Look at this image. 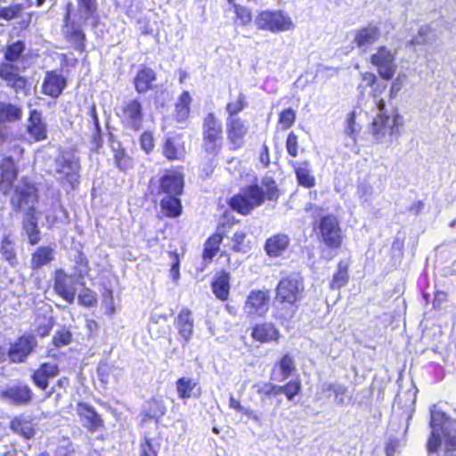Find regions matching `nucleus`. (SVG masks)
Masks as SVG:
<instances>
[{
  "label": "nucleus",
  "mask_w": 456,
  "mask_h": 456,
  "mask_svg": "<svg viewBox=\"0 0 456 456\" xmlns=\"http://www.w3.org/2000/svg\"><path fill=\"white\" fill-rule=\"evenodd\" d=\"M19 167L11 156L3 158L0 162V193L10 196L9 202L15 213L24 212L22 230L30 245L37 244L41 240L38 228L39 191L35 182L23 176L19 185L16 184Z\"/></svg>",
  "instance_id": "obj_1"
},
{
  "label": "nucleus",
  "mask_w": 456,
  "mask_h": 456,
  "mask_svg": "<svg viewBox=\"0 0 456 456\" xmlns=\"http://www.w3.org/2000/svg\"><path fill=\"white\" fill-rule=\"evenodd\" d=\"M281 191L272 176H265L261 183L256 181L244 185L240 191L228 199V207L239 215L249 216L256 208L265 201L276 202Z\"/></svg>",
  "instance_id": "obj_2"
},
{
  "label": "nucleus",
  "mask_w": 456,
  "mask_h": 456,
  "mask_svg": "<svg viewBox=\"0 0 456 456\" xmlns=\"http://www.w3.org/2000/svg\"><path fill=\"white\" fill-rule=\"evenodd\" d=\"M184 174L181 168L167 170L159 178L155 194L161 196L159 206L161 217L175 219L183 212L181 196L184 191Z\"/></svg>",
  "instance_id": "obj_3"
},
{
  "label": "nucleus",
  "mask_w": 456,
  "mask_h": 456,
  "mask_svg": "<svg viewBox=\"0 0 456 456\" xmlns=\"http://www.w3.org/2000/svg\"><path fill=\"white\" fill-rule=\"evenodd\" d=\"M307 212L313 211L318 218L312 223V231L318 242L330 250H338L342 248L345 233L339 218L333 214L321 215L323 208L309 203L305 207Z\"/></svg>",
  "instance_id": "obj_4"
},
{
  "label": "nucleus",
  "mask_w": 456,
  "mask_h": 456,
  "mask_svg": "<svg viewBox=\"0 0 456 456\" xmlns=\"http://www.w3.org/2000/svg\"><path fill=\"white\" fill-rule=\"evenodd\" d=\"M304 290L303 279L296 275H287L279 281L275 287V301L281 305V318L289 319L295 315Z\"/></svg>",
  "instance_id": "obj_5"
},
{
  "label": "nucleus",
  "mask_w": 456,
  "mask_h": 456,
  "mask_svg": "<svg viewBox=\"0 0 456 456\" xmlns=\"http://www.w3.org/2000/svg\"><path fill=\"white\" fill-rule=\"evenodd\" d=\"M26 50V44L17 40L6 45L4 49V61L0 64V78L15 91L24 90L28 86L25 77L19 74V67L15 62L22 60Z\"/></svg>",
  "instance_id": "obj_6"
},
{
  "label": "nucleus",
  "mask_w": 456,
  "mask_h": 456,
  "mask_svg": "<svg viewBox=\"0 0 456 456\" xmlns=\"http://www.w3.org/2000/svg\"><path fill=\"white\" fill-rule=\"evenodd\" d=\"M258 30L279 34L294 28L291 17L282 10L267 9L259 11L255 18Z\"/></svg>",
  "instance_id": "obj_7"
},
{
  "label": "nucleus",
  "mask_w": 456,
  "mask_h": 456,
  "mask_svg": "<svg viewBox=\"0 0 456 456\" xmlns=\"http://www.w3.org/2000/svg\"><path fill=\"white\" fill-rule=\"evenodd\" d=\"M117 116L125 129L133 132L142 130L145 120L142 102L139 98L125 101L118 109Z\"/></svg>",
  "instance_id": "obj_8"
},
{
  "label": "nucleus",
  "mask_w": 456,
  "mask_h": 456,
  "mask_svg": "<svg viewBox=\"0 0 456 456\" xmlns=\"http://www.w3.org/2000/svg\"><path fill=\"white\" fill-rule=\"evenodd\" d=\"M390 117L387 113H378L370 125V134L377 142H381L387 134L398 135L400 127L403 125V118L395 112L392 116V124L388 126Z\"/></svg>",
  "instance_id": "obj_9"
},
{
  "label": "nucleus",
  "mask_w": 456,
  "mask_h": 456,
  "mask_svg": "<svg viewBox=\"0 0 456 456\" xmlns=\"http://www.w3.org/2000/svg\"><path fill=\"white\" fill-rule=\"evenodd\" d=\"M80 160L77 157H62L56 160L55 171L60 184L71 190L77 189L80 183Z\"/></svg>",
  "instance_id": "obj_10"
},
{
  "label": "nucleus",
  "mask_w": 456,
  "mask_h": 456,
  "mask_svg": "<svg viewBox=\"0 0 456 456\" xmlns=\"http://www.w3.org/2000/svg\"><path fill=\"white\" fill-rule=\"evenodd\" d=\"M239 223L240 220L235 217H232L226 222H222L217 225V230L207 238L203 244L201 253V258L206 265L212 263L214 258L220 252L226 228H231Z\"/></svg>",
  "instance_id": "obj_11"
},
{
  "label": "nucleus",
  "mask_w": 456,
  "mask_h": 456,
  "mask_svg": "<svg viewBox=\"0 0 456 456\" xmlns=\"http://www.w3.org/2000/svg\"><path fill=\"white\" fill-rule=\"evenodd\" d=\"M270 301L268 289H252L245 299L243 310L250 319L262 318L269 312Z\"/></svg>",
  "instance_id": "obj_12"
},
{
  "label": "nucleus",
  "mask_w": 456,
  "mask_h": 456,
  "mask_svg": "<svg viewBox=\"0 0 456 456\" xmlns=\"http://www.w3.org/2000/svg\"><path fill=\"white\" fill-rule=\"evenodd\" d=\"M249 126L248 121L241 118L225 119L226 140L231 151L241 149L247 141Z\"/></svg>",
  "instance_id": "obj_13"
},
{
  "label": "nucleus",
  "mask_w": 456,
  "mask_h": 456,
  "mask_svg": "<svg viewBox=\"0 0 456 456\" xmlns=\"http://www.w3.org/2000/svg\"><path fill=\"white\" fill-rule=\"evenodd\" d=\"M370 62L377 68L379 77L391 80L397 69L395 55L386 46L381 45L370 57Z\"/></svg>",
  "instance_id": "obj_14"
},
{
  "label": "nucleus",
  "mask_w": 456,
  "mask_h": 456,
  "mask_svg": "<svg viewBox=\"0 0 456 456\" xmlns=\"http://www.w3.org/2000/svg\"><path fill=\"white\" fill-rule=\"evenodd\" d=\"M448 420L446 414L440 411H432L430 428L432 431L427 442V450L429 453H436L442 444V436L450 435L444 430V426Z\"/></svg>",
  "instance_id": "obj_15"
},
{
  "label": "nucleus",
  "mask_w": 456,
  "mask_h": 456,
  "mask_svg": "<svg viewBox=\"0 0 456 456\" xmlns=\"http://www.w3.org/2000/svg\"><path fill=\"white\" fill-rule=\"evenodd\" d=\"M0 396L8 403L15 406L29 405L35 397L32 388L28 384H16L1 391Z\"/></svg>",
  "instance_id": "obj_16"
},
{
  "label": "nucleus",
  "mask_w": 456,
  "mask_h": 456,
  "mask_svg": "<svg viewBox=\"0 0 456 456\" xmlns=\"http://www.w3.org/2000/svg\"><path fill=\"white\" fill-rule=\"evenodd\" d=\"M53 290L57 296L71 305L77 296V289L71 280V275L62 269H57L53 277Z\"/></svg>",
  "instance_id": "obj_17"
},
{
  "label": "nucleus",
  "mask_w": 456,
  "mask_h": 456,
  "mask_svg": "<svg viewBox=\"0 0 456 456\" xmlns=\"http://www.w3.org/2000/svg\"><path fill=\"white\" fill-rule=\"evenodd\" d=\"M67 86V78L58 70H48L41 85V93L50 98L57 99L62 94Z\"/></svg>",
  "instance_id": "obj_18"
},
{
  "label": "nucleus",
  "mask_w": 456,
  "mask_h": 456,
  "mask_svg": "<svg viewBox=\"0 0 456 456\" xmlns=\"http://www.w3.org/2000/svg\"><path fill=\"white\" fill-rule=\"evenodd\" d=\"M36 346V338L31 334H23L11 345L8 356L12 362H22Z\"/></svg>",
  "instance_id": "obj_19"
},
{
  "label": "nucleus",
  "mask_w": 456,
  "mask_h": 456,
  "mask_svg": "<svg viewBox=\"0 0 456 456\" xmlns=\"http://www.w3.org/2000/svg\"><path fill=\"white\" fill-rule=\"evenodd\" d=\"M250 337L253 341L260 344H278L281 332L273 322H261L251 326Z\"/></svg>",
  "instance_id": "obj_20"
},
{
  "label": "nucleus",
  "mask_w": 456,
  "mask_h": 456,
  "mask_svg": "<svg viewBox=\"0 0 456 456\" xmlns=\"http://www.w3.org/2000/svg\"><path fill=\"white\" fill-rule=\"evenodd\" d=\"M175 385L178 398L183 402L192 398L199 399L203 394L199 379L194 377H179Z\"/></svg>",
  "instance_id": "obj_21"
},
{
  "label": "nucleus",
  "mask_w": 456,
  "mask_h": 456,
  "mask_svg": "<svg viewBox=\"0 0 456 456\" xmlns=\"http://www.w3.org/2000/svg\"><path fill=\"white\" fill-rule=\"evenodd\" d=\"M77 414L78 415L83 426L90 433H94L104 428V421L96 410L88 403L77 402Z\"/></svg>",
  "instance_id": "obj_22"
},
{
  "label": "nucleus",
  "mask_w": 456,
  "mask_h": 456,
  "mask_svg": "<svg viewBox=\"0 0 456 456\" xmlns=\"http://www.w3.org/2000/svg\"><path fill=\"white\" fill-rule=\"evenodd\" d=\"M167 407L161 397L152 396L148 399L140 412V426L143 427L150 421L159 422L165 416Z\"/></svg>",
  "instance_id": "obj_23"
},
{
  "label": "nucleus",
  "mask_w": 456,
  "mask_h": 456,
  "mask_svg": "<svg viewBox=\"0 0 456 456\" xmlns=\"http://www.w3.org/2000/svg\"><path fill=\"white\" fill-rule=\"evenodd\" d=\"M60 373L59 365L52 362H45L34 370L30 375L33 384L41 390H46L49 380Z\"/></svg>",
  "instance_id": "obj_24"
},
{
  "label": "nucleus",
  "mask_w": 456,
  "mask_h": 456,
  "mask_svg": "<svg viewBox=\"0 0 456 456\" xmlns=\"http://www.w3.org/2000/svg\"><path fill=\"white\" fill-rule=\"evenodd\" d=\"M9 428L25 440H30L36 435L34 418L25 412L12 417L9 421Z\"/></svg>",
  "instance_id": "obj_25"
},
{
  "label": "nucleus",
  "mask_w": 456,
  "mask_h": 456,
  "mask_svg": "<svg viewBox=\"0 0 456 456\" xmlns=\"http://www.w3.org/2000/svg\"><path fill=\"white\" fill-rule=\"evenodd\" d=\"M26 132L34 142H42L47 138V125L40 110L37 109L29 110Z\"/></svg>",
  "instance_id": "obj_26"
},
{
  "label": "nucleus",
  "mask_w": 456,
  "mask_h": 456,
  "mask_svg": "<svg viewBox=\"0 0 456 456\" xmlns=\"http://www.w3.org/2000/svg\"><path fill=\"white\" fill-rule=\"evenodd\" d=\"M289 245V236L283 232H277L265 240L264 250L270 258H278L288 251Z\"/></svg>",
  "instance_id": "obj_27"
},
{
  "label": "nucleus",
  "mask_w": 456,
  "mask_h": 456,
  "mask_svg": "<svg viewBox=\"0 0 456 456\" xmlns=\"http://www.w3.org/2000/svg\"><path fill=\"white\" fill-rule=\"evenodd\" d=\"M156 80L157 73L153 69L141 66L133 78V85L137 94H143L154 88Z\"/></svg>",
  "instance_id": "obj_28"
},
{
  "label": "nucleus",
  "mask_w": 456,
  "mask_h": 456,
  "mask_svg": "<svg viewBox=\"0 0 456 456\" xmlns=\"http://www.w3.org/2000/svg\"><path fill=\"white\" fill-rule=\"evenodd\" d=\"M230 280V273L222 269L215 274L210 282L213 294L222 302H224L229 298L231 290Z\"/></svg>",
  "instance_id": "obj_29"
},
{
  "label": "nucleus",
  "mask_w": 456,
  "mask_h": 456,
  "mask_svg": "<svg viewBox=\"0 0 456 456\" xmlns=\"http://www.w3.org/2000/svg\"><path fill=\"white\" fill-rule=\"evenodd\" d=\"M174 324L178 334L185 342H188L193 335L194 321L192 312L189 308L183 307L175 318Z\"/></svg>",
  "instance_id": "obj_30"
},
{
  "label": "nucleus",
  "mask_w": 456,
  "mask_h": 456,
  "mask_svg": "<svg viewBox=\"0 0 456 456\" xmlns=\"http://www.w3.org/2000/svg\"><path fill=\"white\" fill-rule=\"evenodd\" d=\"M162 155L168 161L181 160L184 158L186 151L183 142H179L175 136H167L162 143Z\"/></svg>",
  "instance_id": "obj_31"
},
{
  "label": "nucleus",
  "mask_w": 456,
  "mask_h": 456,
  "mask_svg": "<svg viewBox=\"0 0 456 456\" xmlns=\"http://www.w3.org/2000/svg\"><path fill=\"white\" fill-rule=\"evenodd\" d=\"M289 165L293 168L298 185L307 189L315 186V177L311 174L309 169L310 163L308 160H305L301 164H298L296 161H290Z\"/></svg>",
  "instance_id": "obj_32"
},
{
  "label": "nucleus",
  "mask_w": 456,
  "mask_h": 456,
  "mask_svg": "<svg viewBox=\"0 0 456 456\" xmlns=\"http://www.w3.org/2000/svg\"><path fill=\"white\" fill-rule=\"evenodd\" d=\"M54 259V249L50 246H40L31 254L30 268L37 271Z\"/></svg>",
  "instance_id": "obj_33"
},
{
  "label": "nucleus",
  "mask_w": 456,
  "mask_h": 456,
  "mask_svg": "<svg viewBox=\"0 0 456 456\" xmlns=\"http://www.w3.org/2000/svg\"><path fill=\"white\" fill-rule=\"evenodd\" d=\"M347 393V387L343 385L334 383H324L316 394L317 400L329 399L334 395V399L338 404L344 403L343 396Z\"/></svg>",
  "instance_id": "obj_34"
},
{
  "label": "nucleus",
  "mask_w": 456,
  "mask_h": 456,
  "mask_svg": "<svg viewBox=\"0 0 456 456\" xmlns=\"http://www.w3.org/2000/svg\"><path fill=\"white\" fill-rule=\"evenodd\" d=\"M380 32L377 26L368 25L355 32L354 42L357 47L373 45L379 38Z\"/></svg>",
  "instance_id": "obj_35"
},
{
  "label": "nucleus",
  "mask_w": 456,
  "mask_h": 456,
  "mask_svg": "<svg viewBox=\"0 0 456 456\" xmlns=\"http://www.w3.org/2000/svg\"><path fill=\"white\" fill-rule=\"evenodd\" d=\"M349 278V262L341 259L338 262L336 271L330 281V289H340L348 283Z\"/></svg>",
  "instance_id": "obj_36"
},
{
  "label": "nucleus",
  "mask_w": 456,
  "mask_h": 456,
  "mask_svg": "<svg viewBox=\"0 0 456 456\" xmlns=\"http://www.w3.org/2000/svg\"><path fill=\"white\" fill-rule=\"evenodd\" d=\"M78 12L83 14L84 20L91 19L93 28H97L101 23L98 14L97 0H77Z\"/></svg>",
  "instance_id": "obj_37"
},
{
  "label": "nucleus",
  "mask_w": 456,
  "mask_h": 456,
  "mask_svg": "<svg viewBox=\"0 0 456 456\" xmlns=\"http://www.w3.org/2000/svg\"><path fill=\"white\" fill-rule=\"evenodd\" d=\"M202 138L224 134L223 125L215 112H208L202 120Z\"/></svg>",
  "instance_id": "obj_38"
},
{
  "label": "nucleus",
  "mask_w": 456,
  "mask_h": 456,
  "mask_svg": "<svg viewBox=\"0 0 456 456\" xmlns=\"http://www.w3.org/2000/svg\"><path fill=\"white\" fill-rule=\"evenodd\" d=\"M230 249L233 253L247 254L252 249V242L248 239L247 232L243 230L236 231L230 238Z\"/></svg>",
  "instance_id": "obj_39"
},
{
  "label": "nucleus",
  "mask_w": 456,
  "mask_h": 456,
  "mask_svg": "<svg viewBox=\"0 0 456 456\" xmlns=\"http://www.w3.org/2000/svg\"><path fill=\"white\" fill-rule=\"evenodd\" d=\"M224 145V134L209 136L202 138L201 149L207 156L214 159L221 154Z\"/></svg>",
  "instance_id": "obj_40"
},
{
  "label": "nucleus",
  "mask_w": 456,
  "mask_h": 456,
  "mask_svg": "<svg viewBox=\"0 0 456 456\" xmlns=\"http://www.w3.org/2000/svg\"><path fill=\"white\" fill-rule=\"evenodd\" d=\"M112 152L114 164L121 172L126 173L134 167L133 158L120 142L118 143L117 147H112Z\"/></svg>",
  "instance_id": "obj_41"
},
{
  "label": "nucleus",
  "mask_w": 456,
  "mask_h": 456,
  "mask_svg": "<svg viewBox=\"0 0 456 456\" xmlns=\"http://www.w3.org/2000/svg\"><path fill=\"white\" fill-rule=\"evenodd\" d=\"M191 97L188 91H183L179 95L175 106V118L177 122L186 121L191 114Z\"/></svg>",
  "instance_id": "obj_42"
},
{
  "label": "nucleus",
  "mask_w": 456,
  "mask_h": 456,
  "mask_svg": "<svg viewBox=\"0 0 456 456\" xmlns=\"http://www.w3.org/2000/svg\"><path fill=\"white\" fill-rule=\"evenodd\" d=\"M65 39L72 45L75 50L85 53L86 50V36L83 29L77 26H71L64 33Z\"/></svg>",
  "instance_id": "obj_43"
},
{
  "label": "nucleus",
  "mask_w": 456,
  "mask_h": 456,
  "mask_svg": "<svg viewBox=\"0 0 456 456\" xmlns=\"http://www.w3.org/2000/svg\"><path fill=\"white\" fill-rule=\"evenodd\" d=\"M276 370H279L282 380L287 379L296 370L294 357L289 353L283 354L276 361L274 367L273 368L272 374H273Z\"/></svg>",
  "instance_id": "obj_44"
},
{
  "label": "nucleus",
  "mask_w": 456,
  "mask_h": 456,
  "mask_svg": "<svg viewBox=\"0 0 456 456\" xmlns=\"http://www.w3.org/2000/svg\"><path fill=\"white\" fill-rule=\"evenodd\" d=\"M22 114V109L20 106L0 102V124L20 121Z\"/></svg>",
  "instance_id": "obj_45"
},
{
  "label": "nucleus",
  "mask_w": 456,
  "mask_h": 456,
  "mask_svg": "<svg viewBox=\"0 0 456 456\" xmlns=\"http://www.w3.org/2000/svg\"><path fill=\"white\" fill-rule=\"evenodd\" d=\"M248 105L247 95L240 92L235 100H230L225 105L226 118H240L238 115Z\"/></svg>",
  "instance_id": "obj_46"
},
{
  "label": "nucleus",
  "mask_w": 456,
  "mask_h": 456,
  "mask_svg": "<svg viewBox=\"0 0 456 456\" xmlns=\"http://www.w3.org/2000/svg\"><path fill=\"white\" fill-rule=\"evenodd\" d=\"M0 253L3 258L9 263L11 266L18 264L17 252L14 242L9 236H4L1 240Z\"/></svg>",
  "instance_id": "obj_47"
},
{
  "label": "nucleus",
  "mask_w": 456,
  "mask_h": 456,
  "mask_svg": "<svg viewBox=\"0 0 456 456\" xmlns=\"http://www.w3.org/2000/svg\"><path fill=\"white\" fill-rule=\"evenodd\" d=\"M297 120V112L291 107L283 109L278 115L276 129L286 131L291 128Z\"/></svg>",
  "instance_id": "obj_48"
},
{
  "label": "nucleus",
  "mask_w": 456,
  "mask_h": 456,
  "mask_svg": "<svg viewBox=\"0 0 456 456\" xmlns=\"http://www.w3.org/2000/svg\"><path fill=\"white\" fill-rule=\"evenodd\" d=\"M159 444L154 443L148 435H144L139 446L140 456H159Z\"/></svg>",
  "instance_id": "obj_49"
},
{
  "label": "nucleus",
  "mask_w": 456,
  "mask_h": 456,
  "mask_svg": "<svg viewBox=\"0 0 456 456\" xmlns=\"http://www.w3.org/2000/svg\"><path fill=\"white\" fill-rule=\"evenodd\" d=\"M301 390L302 383L299 378L290 379L281 386V394H284L289 401L294 400V398L301 393Z\"/></svg>",
  "instance_id": "obj_50"
},
{
  "label": "nucleus",
  "mask_w": 456,
  "mask_h": 456,
  "mask_svg": "<svg viewBox=\"0 0 456 456\" xmlns=\"http://www.w3.org/2000/svg\"><path fill=\"white\" fill-rule=\"evenodd\" d=\"M72 333L71 331L66 328L61 327L56 332L52 338V344L55 348H61L62 346H68L72 342Z\"/></svg>",
  "instance_id": "obj_51"
},
{
  "label": "nucleus",
  "mask_w": 456,
  "mask_h": 456,
  "mask_svg": "<svg viewBox=\"0 0 456 456\" xmlns=\"http://www.w3.org/2000/svg\"><path fill=\"white\" fill-rule=\"evenodd\" d=\"M24 7L21 4L12 3L7 6H0V20L11 21L20 17Z\"/></svg>",
  "instance_id": "obj_52"
},
{
  "label": "nucleus",
  "mask_w": 456,
  "mask_h": 456,
  "mask_svg": "<svg viewBox=\"0 0 456 456\" xmlns=\"http://www.w3.org/2000/svg\"><path fill=\"white\" fill-rule=\"evenodd\" d=\"M91 271L89 261L84 252L78 251L75 257L74 272L78 278H84Z\"/></svg>",
  "instance_id": "obj_53"
},
{
  "label": "nucleus",
  "mask_w": 456,
  "mask_h": 456,
  "mask_svg": "<svg viewBox=\"0 0 456 456\" xmlns=\"http://www.w3.org/2000/svg\"><path fill=\"white\" fill-rule=\"evenodd\" d=\"M77 301L84 307H94L98 303L97 294L90 288H84L77 296Z\"/></svg>",
  "instance_id": "obj_54"
},
{
  "label": "nucleus",
  "mask_w": 456,
  "mask_h": 456,
  "mask_svg": "<svg viewBox=\"0 0 456 456\" xmlns=\"http://www.w3.org/2000/svg\"><path fill=\"white\" fill-rule=\"evenodd\" d=\"M141 149L146 153L151 154L155 148V138L153 133L150 130L143 131L139 136Z\"/></svg>",
  "instance_id": "obj_55"
},
{
  "label": "nucleus",
  "mask_w": 456,
  "mask_h": 456,
  "mask_svg": "<svg viewBox=\"0 0 456 456\" xmlns=\"http://www.w3.org/2000/svg\"><path fill=\"white\" fill-rule=\"evenodd\" d=\"M233 12L235 13V19L240 20L241 25L246 26L251 23L252 12L249 8L240 4H234Z\"/></svg>",
  "instance_id": "obj_56"
},
{
  "label": "nucleus",
  "mask_w": 456,
  "mask_h": 456,
  "mask_svg": "<svg viewBox=\"0 0 456 456\" xmlns=\"http://www.w3.org/2000/svg\"><path fill=\"white\" fill-rule=\"evenodd\" d=\"M285 145L290 157L296 158L298 155V136L293 131L288 134Z\"/></svg>",
  "instance_id": "obj_57"
},
{
  "label": "nucleus",
  "mask_w": 456,
  "mask_h": 456,
  "mask_svg": "<svg viewBox=\"0 0 456 456\" xmlns=\"http://www.w3.org/2000/svg\"><path fill=\"white\" fill-rule=\"evenodd\" d=\"M168 256L172 260L171 267H170V275L173 281H177L180 278V257L179 254L174 251H168Z\"/></svg>",
  "instance_id": "obj_58"
},
{
  "label": "nucleus",
  "mask_w": 456,
  "mask_h": 456,
  "mask_svg": "<svg viewBox=\"0 0 456 456\" xmlns=\"http://www.w3.org/2000/svg\"><path fill=\"white\" fill-rule=\"evenodd\" d=\"M44 322L41 323H38L36 326L35 331L37 335L40 338H45L49 336L53 325L54 322L53 318H45L44 317Z\"/></svg>",
  "instance_id": "obj_59"
},
{
  "label": "nucleus",
  "mask_w": 456,
  "mask_h": 456,
  "mask_svg": "<svg viewBox=\"0 0 456 456\" xmlns=\"http://www.w3.org/2000/svg\"><path fill=\"white\" fill-rule=\"evenodd\" d=\"M229 407L237 412H241L248 418L257 419V417L254 414V411L250 409H245L239 400L234 398L232 395L229 398Z\"/></svg>",
  "instance_id": "obj_60"
},
{
  "label": "nucleus",
  "mask_w": 456,
  "mask_h": 456,
  "mask_svg": "<svg viewBox=\"0 0 456 456\" xmlns=\"http://www.w3.org/2000/svg\"><path fill=\"white\" fill-rule=\"evenodd\" d=\"M257 393L265 397H270L272 395L275 396L281 395V386H277L272 383H265L264 387L257 390Z\"/></svg>",
  "instance_id": "obj_61"
},
{
  "label": "nucleus",
  "mask_w": 456,
  "mask_h": 456,
  "mask_svg": "<svg viewBox=\"0 0 456 456\" xmlns=\"http://www.w3.org/2000/svg\"><path fill=\"white\" fill-rule=\"evenodd\" d=\"M75 448L71 443L59 445L55 451V456H75Z\"/></svg>",
  "instance_id": "obj_62"
},
{
  "label": "nucleus",
  "mask_w": 456,
  "mask_h": 456,
  "mask_svg": "<svg viewBox=\"0 0 456 456\" xmlns=\"http://www.w3.org/2000/svg\"><path fill=\"white\" fill-rule=\"evenodd\" d=\"M447 298H448V295L446 292L441 291V290L436 291L434 294V298H433V302H432L433 308L437 309V310L441 309L443 303L447 301Z\"/></svg>",
  "instance_id": "obj_63"
},
{
  "label": "nucleus",
  "mask_w": 456,
  "mask_h": 456,
  "mask_svg": "<svg viewBox=\"0 0 456 456\" xmlns=\"http://www.w3.org/2000/svg\"><path fill=\"white\" fill-rule=\"evenodd\" d=\"M356 114L354 111H352L348 114L346 119L347 130L350 135H354L359 132V128L356 127Z\"/></svg>",
  "instance_id": "obj_64"
}]
</instances>
